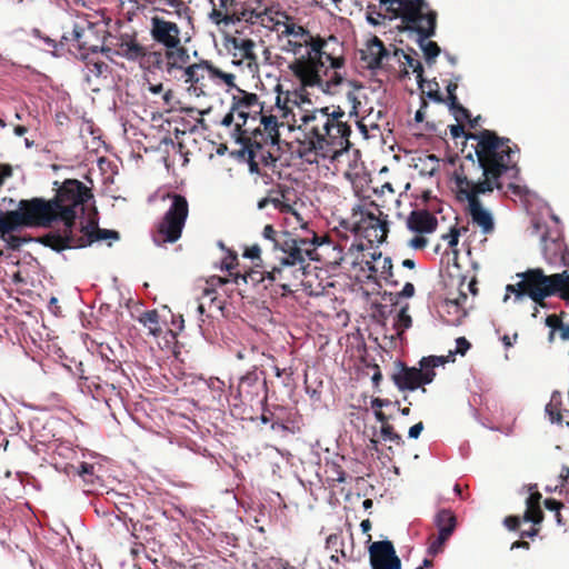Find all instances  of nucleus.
<instances>
[{
	"mask_svg": "<svg viewBox=\"0 0 569 569\" xmlns=\"http://www.w3.org/2000/svg\"><path fill=\"white\" fill-rule=\"evenodd\" d=\"M150 36L163 48L154 51L160 56L158 70L164 72L180 63H189L188 49L181 44V30L176 22L154 16L150 19Z\"/></svg>",
	"mask_w": 569,
	"mask_h": 569,
	"instance_id": "423d86ee",
	"label": "nucleus"
},
{
	"mask_svg": "<svg viewBox=\"0 0 569 569\" xmlns=\"http://www.w3.org/2000/svg\"><path fill=\"white\" fill-rule=\"evenodd\" d=\"M362 110L367 111V109ZM368 111L358 121V128L366 138H375L381 136L383 131H392L388 119L389 109H368Z\"/></svg>",
	"mask_w": 569,
	"mask_h": 569,
	"instance_id": "a211bd4d",
	"label": "nucleus"
},
{
	"mask_svg": "<svg viewBox=\"0 0 569 569\" xmlns=\"http://www.w3.org/2000/svg\"><path fill=\"white\" fill-rule=\"evenodd\" d=\"M419 87L423 94L435 102H446L443 94L440 91V86L436 80L425 82L423 79L418 81Z\"/></svg>",
	"mask_w": 569,
	"mask_h": 569,
	"instance_id": "e433bc0d",
	"label": "nucleus"
},
{
	"mask_svg": "<svg viewBox=\"0 0 569 569\" xmlns=\"http://www.w3.org/2000/svg\"><path fill=\"white\" fill-rule=\"evenodd\" d=\"M309 47V43L290 40H287V43L283 46V51L295 56V59L289 62L288 69L300 84V88L292 92V101L298 106L300 103H311L307 88L316 87L318 82V76L310 68L312 66V58Z\"/></svg>",
	"mask_w": 569,
	"mask_h": 569,
	"instance_id": "9d476101",
	"label": "nucleus"
},
{
	"mask_svg": "<svg viewBox=\"0 0 569 569\" xmlns=\"http://www.w3.org/2000/svg\"><path fill=\"white\" fill-rule=\"evenodd\" d=\"M452 536L449 530L441 529V531H438L437 536H432L429 538V546H428V553L431 556H436L439 552L442 551L443 546L449 540V538Z\"/></svg>",
	"mask_w": 569,
	"mask_h": 569,
	"instance_id": "4c0bfd02",
	"label": "nucleus"
},
{
	"mask_svg": "<svg viewBox=\"0 0 569 569\" xmlns=\"http://www.w3.org/2000/svg\"><path fill=\"white\" fill-rule=\"evenodd\" d=\"M262 569H295L290 567L287 561H283L281 558L271 557L264 560Z\"/></svg>",
	"mask_w": 569,
	"mask_h": 569,
	"instance_id": "3c124183",
	"label": "nucleus"
},
{
	"mask_svg": "<svg viewBox=\"0 0 569 569\" xmlns=\"http://www.w3.org/2000/svg\"><path fill=\"white\" fill-rule=\"evenodd\" d=\"M0 238L3 239L11 249H17L22 244V239L14 236L13 232L7 233L4 237Z\"/></svg>",
	"mask_w": 569,
	"mask_h": 569,
	"instance_id": "bf43d9fd",
	"label": "nucleus"
},
{
	"mask_svg": "<svg viewBox=\"0 0 569 569\" xmlns=\"http://www.w3.org/2000/svg\"><path fill=\"white\" fill-rule=\"evenodd\" d=\"M73 38L81 50L87 52H98L102 50V42L96 33V27L90 22H86L84 26L76 24Z\"/></svg>",
	"mask_w": 569,
	"mask_h": 569,
	"instance_id": "4be33fe9",
	"label": "nucleus"
},
{
	"mask_svg": "<svg viewBox=\"0 0 569 569\" xmlns=\"http://www.w3.org/2000/svg\"><path fill=\"white\" fill-rule=\"evenodd\" d=\"M318 234L311 238L295 239L290 233L280 231L271 224L264 226L260 243L246 248L243 257L253 262L254 268L244 280L264 283V288H279L282 296L292 293L300 286L310 296H318L322 287H313V273L308 270L309 259H319L315 248L309 243H319Z\"/></svg>",
	"mask_w": 569,
	"mask_h": 569,
	"instance_id": "7ed1b4c3",
	"label": "nucleus"
},
{
	"mask_svg": "<svg viewBox=\"0 0 569 569\" xmlns=\"http://www.w3.org/2000/svg\"><path fill=\"white\" fill-rule=\"evenodd\" d=\"M167 198L170 200V206L152 231V240L157 246L178 241L189 214L186 197L179 193H169Z\"/></svg>",
	"mask_w": 569,
	"mask_h": 569,
	"instance_id": "9b49d317",
	"label": "nucleus"
},
{
	"mask_svg": "<svg viewBox=\"0 0 569 569\" xmlns=\"http://www.w3.org/2000/svg\"><path fill=\"white\" fill-rule=\"evenodd\" d=\"M211 392L213 400H220L224 391V382L217 377H211L204 381Z\"/></svg>",
	"mask_w": 569,
	"mask_h": 569,
	"instance_id": "a19ab883",
	"label": "nucleus"
},
{
	"mask_svg": "<svg viewBox=\"0 0 569 569\" xmlns=\"http://www.w3.org/2000/svg\"><path fill=\"white\" fill-rule=\"evenodd\" d=\"M266 389V380L260 382L257 367L253 366L244 376L239 380L237 397L241 401H252L260 396Z\"/></svg>",
	"mask_w": 569,
	"mask_h": 569,
	"instance_id": "412c9836",
	"label": "nucleus"
},
{
	"mask_svg": "<svg viewBox=\"0 0 569 569\" xmlns=\"http://www.w3.org/2000/svg\"><path fill=\"white\" fill-rule=\"evenodd\" d=\"M520 280L515 284H508L507 293H513L516 301H521L528 296L537 305L545 307V299L551 296L558 297V286L560 278L556 273L547 276L540 268L528 269L525 272L517 273ZM508 299L506 295L505 300Z\"/></svg>",
	"mask_w": 569,
	"mask_h": 569,
	"instance_id": "1a4fd4ad",
	"label": "nucleus"
},
{
	"mask_svg": "<svg viewBox=\"0 0 569 569\" xmlns=\"http://www.w3.org/2000/svg\"><path fill=\"white\" fill-rule=\"evenodd\" d=\"M213 64L207 60L199 63L188 64L180 63L171 70H166L163 73L170 79L183 81L188 86V90L197 97L203 94V87L206 86V77L211 79V70Z\"/></svg>",
	"mask_w": 569,
	"mask_h": 569,
	"instance_id": "4468645a",
	"label": "nucleus"
},
{
	"mask_svg": "<svg viewBox=\"0 0 569 569\" xmlns=\"http://www.w3.org/2000/svg\"><path fill=\"white\" fill-rule=\"evenodd\" d=\"M237 110L243 121L236 123V129L251 148L276 146L281 132L287 130L293 133L292 153L302 162L329 169V164L341 163L342 158L349 153L351 129L340 120L345 114L341 110L329 113V109H299L296 114L292 109H279L282 114L281 121H278L276 116H267L264 109H259L258 127L249 124L248 116L242 109Z\"/></svg>",
	"mask_w": 569,
	"mask_h": 569,
	"instance_id": "f257e3e1",
	"label": "nucleus"
},
{
	"mask_svg": "<svg viewBox=\"0 0 569 569\" xmlns=\"http://www.w3.org/2000/svg\"><path fill=\"white\" fill-rule=\"evenodd\" d=\"M468 297L460 292L457 298H448L440 302L438 312L443 322L450 326H458L467 316L465 303Z\"/></svg>",
	"mask_w": 569,
	"mask_h": 569,
	"instance_id": "aec40b11",
	"label": "nucleus"
},
{
	"mask_svg": "<svg viewBox=\"0 0 569 569\" xmlns=\"http://www.w3.org/2000/svg\"><path fill=\"white\" fill-rule=\"evenodd\" d=\"M212 3V11L209 17L216 24H234V17L238 7L237 0H219V4L217 6L213 0H210Z\"/></svg>",
	"mask_w": 569,
	"mask_h": 569,
	"instance_id": "a878e982",
	"label": "nucleus"
},
{
	"mask_svg": "<svg viewBox=\"0 0 569 569\" xmlns=\"http://www.w3.org/2000/svg\"><path fill=\"white\" fill-rule=\"evenodd\" d=\"M81 237H76L72 232L70 234L50 233L46 237V244L56 251H61L71 248H83L94 241L118 239L117 231L108 229H91L89 226L81 227Z\"/></svg>",
	"mask_w": 569,
	"mask_h": 569,
	"instance_id": "ddd939ff",
	"label": "nucleus"
},
{
	"mask_svg": "<svg viewBox=\"0 0 569 569\" xmlns=\"http://www.w3.org/2000/svg\"><path fill=\"white\" fill-rule=\"evenodd\" d=\"M545 507L548 509V510H551V511H555L556 512V517H557V520L558 522H560V509L562 507V503L555 500V499H546L545 500Z\"/></svg>",
	"mask_w": 569,
	"mask_h": 569,
	"instance_id": "052dcab7",
	"label": "nucleus"
},
{
	"mask_svg": "<svg viewBox=\"0 0 569 569\" xmlns=\"http://www.w3.org/2000/svg\"><path fill=\"white\" fill-rule=\"evenodd\" d=\"M541 244L543 257L548 263H567L569 257L563 241L562 227L555 214L550 217V224H547L541 233Z\"/></svg>",
	"mask_w": 569,
	"mask_h": 569,
	"instance_id": "2eb2a0df",
	"label": "nucleus"
},
{
	"mask_svg": "<svg viewBox=\"0 0 569 569\" xmlns=\"http://www.w3.org/2000/svg\"><path fill=\"white\" fill-rule=\"evenodd\" d=\"M559 478H560V492L569 495V468L563 467Z\"/></svg>",
	"mask_w": 569,
	"mask_h": 569,
	"instance_id": "4d7b16f0",
	"label": "nucleus"
},
{
	"mask_svg": "<svg viewBox=\"0 0 569 569\" xmlns=\"http://www.w3.org/2000/svg\"><path fill=\"white\" fill-rule=\"evenodd\" d=\"M442 239L448 243L449 248H453L458 244L459 231L456 228H451L448 233L442 236Z\"/></svg>",
	"mask_w": 569,
	"mask_h": 569,
	"instance_id": "6e6d98bb",
	"label": "nucleus"
},
{
	"mask_svg": "<svg viewBox=\"0 0 569 569\" xmlns=\"http://www.w3.org/2000/svg\"><path fill=\"white\" fill-rule=\"evenodd\" d=\"M268 203H272L273 207L278 210H280L281 212H287L289 210H291V207L287 203H284L280 198H269V197H266V198H262L259 202H258V208L259 209H264Z\"/></svg>",
	"mask_w": 569,
	"mask_h": 569,
	"instance_id": "49530a36",
	"label": "nucleus"
},
{
	"mask_svg": "<svg viewBox=\"0 0 569 569\" xmlns=\"http://www.w3.org/2000/svg\"><path fill=\"white\" fill-rule=\"evenodd\" d=\"M54 455L63 459H73L77 455V451L69 442H60L54 449Z\"/></svg>",
	"mask_w": 569,
	"mask_h": 569,
	"instance_id": "09e8293b",
	"label": "nucleus"
},
{
	"mask_svg": "<svg viewBox=\"0 0 569 569\" xmlns=\"http://www.w3.org/2000/svg\"><path fill=\"white\" fill-rule=\"evenodd\" d=\"M116 53L129 61H137L148 71L158 70L160 56L138 42L134 34H121L116 43Z\"/></svg>",
	"mask_w": 569,
	"mask_h": 569,
	"instance_id": "dca6fc26",
	"label": "nucleus"
},
{
	"mask_svg": "<svg viewBox=\"0 0 569 569\" xmlns=\"http://www.w3.org/2000/svg\"><path fill=\"white\" fill-rule=\"evenodd\" d=\"M417 42L423 52L426 63L431 67L441 52L440 47L436 41L430 40V38L417 37Z\"/></svg>",
	"mask_w": 569,
	"mask_h": 569,
	"instance_id": "72a5a7b5",
	"label": "nucleus"
},
{
	"mask_svg": "<svg viewBox=\"0 0 569 569\" xmlns=\"http://www.w3.org/2000/svg\"><path fill=\"white\" fill-rule=\"evenodd\" d=\"M312 58V71L318 76L316 86L323 92L335 93L336 87L342 82L338 69L343 67V43L335 36L321 38L313 37L309 47Z\"/></svg>",
	"mask_w": 569,
	"mask_h": 569,
	"instance_id": "20e7f679",
	"label": "nucleus"
},
{
	"mask_svg": "<svg viewBox=\"0 0 569 569\" xmlns=\"http://www.w3.org/2000/svg\"><path fill=\"white\" fill-rule=\"evenodd\" d=\"M92 198L90 189L78 180H66L58 190L53 206L56 220L64 223L63 234L72 232L74 219L84 213V204Z\"/></svg>",
	"mask_w": 569,
	"mask_h": 569,
	"instance_id": "0eeeda50",
	"label": "nucleus"
},
{
	"mask_svg": "<svg viewBox=\"0 0 569 569\" xmlns=\"http://www.w3.org/2000/svg\"><path fill=\"white\" fill-rule=\"evenodd\" d=\"M428 244V240L426 237L421 234L415 236L409 240L408 246L415 250L423 249Z\"/></svg>",
	"mask_w": 569,
	"mask_h": 569,
	"instance_id": "13d9d810",
	"label": "nucleus"
},
{
	"mask_svg": "<svg viewBox=\"0 0 569 569\" xmlns=\"http://www.w3.org/2000/svg\"><path fill=\"white\" fill-rule=\"evenodd\" d=\"M276 32L279 38H287L290 41H302L303 43L312 42L313 36L311 32L299 24L295 17L289 16L288 21L282 26V28H276Z\"/></svg>",
	"mask_w": 569,
	"mask_h": 569,
	"instance_id": "393cba45",
	"label": "nucleus"
},
{
	"mask_svg": "<svg viewBox=\"0 0 569 569\" xmlns=\"http://www.w3.org/2000/svg\"><path fill=\"white\" fill-rule=\"evenodd\" d=\"M546 325L550 327L551 329L556 330L562 327L561 320L556 315H550L546 318Z\"/></svg>",
	"mask_w": 569,
	"mask_h": 569,
	"instance_id": "e2e57ef3",
	"label": "nucleus"
},
{
	"mask_svg": "<svg viewBox=\"0 0 569 569\" xmlns=\"http://www.w3.org/2000/svg\"><path fill=\"white\" fill-rule=\"evenodd\" d=\"M435 526L439 532L441 529H447L450 533H453L457 526V518L451 510L441 509L435 516Z\"/></svg>",
	"mask_w": 569,
	"mask_h": 569,
	"instance_id": "f704fd0d",
	"label": "nucleus"
},
{
	"mask_svg": "<svg viewBox=\"0 0 569 569\" xmlns=\"http://www.w3.org/2000/svg\"><path fill=\"white\" fill-rule=\"evenodd\" d=\"M288 18L289 14L286 11L280 10L278 6L270 4L267 0L256 24L276 32V28H282Z\"/></svg>",
	"mask_w": 569,
	"mask_h": 569,
	"instance_id": "5701e85b",
	"label": "nucleus"
},
{
	"mask_svg": "<svg viewBox=\"0 0 569 569\" xmlns=\"http://www.w3.org/2000/svg\"><path fill=\"white\" fill-rule=\"evenodd\" d=\"M12 176V170L10 166L0 164V188L4 183V180Z\"/></svg>",
	"mask_w": 569,
	"mask_h": 569,
	"instance_id": "0e129e2a",
	"label": "nucleus"
},
{
	"mask_svg": "<svg viewBox=\"0 0 569 569\" xmlns=\"http://www.w3.org/2000/svg\"><path fill=\"white\" fill-rule=\"evenodd\" d=\"M469 138L477 141L475 147L478 166L461 164L455 170L452 180L459 201H468L469 214L472 222L481 228L483 233H490L495 229L493 218L487 211L479 194L491 192L493 189L508 188L513 194L522 197L528 190L516 181L519 177L517 157L519 149L510 146L509 139H500L491 131H482L480 134H471Z\"/></svg>",
	"mask_w": 569,
	"mask_h": 569,
	"instance_id": "f03ea898",
	"label": "nucleus"
},
{
	"mask_svg": "<svg viewBox=\"0 0 569 569\" xmlns=\"http://www.w3.org/2000/svg\"><path fill=\"white\" fill-rule=\"evenodd\" d=\"M42 92L47 107H63L64 104L70 103V96L63 89L50 87L44 89Z\"/></svg>",
	"mask_w": 569,
	"mask_h": 569,
	"instance_id": "2f4dec72",
	"label": "nucleus"
},
{
	"mask_svg": "<svg viewBox=\"0 0 569 569\" xmlns=\"http://www.w3.org/2000/svg\"><path fill=\"white\" fill-rule=\"evenodd\" d=\"M545 411L552 423H561L562 411H565V408L562 407V396L560 392L555 391L551 395L550 401L547 403Z\"/></svg>",
	"mask_w": 569,
	"mask_h": 569,
	"instance_id": "473e14b6",
	"label": "nucleus"
},
{
	"mask_svg": "<svg viewBox=\"0 0 569 569\" xmlns=\"http://www.w3.org/2000/svg\"><path fill=\"white\" fill-rule=\"evenodd\" d=\"M385 57H388V50L378 37H373L358 51L357 64L365 70H376L381 67Z\"/></svg>",
	"mask_w": 569,
	"mask_h": 569,
	"instance_id": "6ab92c4d",
	"label": "nucleus"
},
{
	"mask_svg": "<svg viewBox=\"0 0 569 569\" xmlns=\"http://www.w3.org/2000/svg\"><path fill=\"white\" fill-rule=\"evenodd\" d=\"M450 133L453 138H460L466 136L465 127L460 123L450 126Z\"/></svg>",
	"mask_w": 569,
	"mask_h": 569,
	"instance_id": "774afa93",
	"label": "nucleus"
},
{
	"mask_svg": "<svg viewBox=\"0 0 569 569\" xmlns=\"http://www.w3.org/2000/svg\"><path fill=\"white\" fill-rule=\"evenodd\" d=\"M266 2L267 0L239 1L236 11L234 23L246 22L250 24H256Z\"/></svg>",
	"mask_w": 569,
	"mask_h": 569,
	"instance_id": "bb28decb",
	"label": "nucleus"
},
{
	"mask_svg": "<svg viewBox=\"0 0 569 569\" xmlns=\"http://www.w3.org/2000/svg\"><path fill=\"white\" fill-rule=\"evenodd\" d=\"M400 19V31L415 33L417 37L431 38L436 33L438 14L426 0H393Z\"/></svg>",
	"mask_w": 569,
	"mask_h": 569,
	"instance_id": "6e6552de",
	"label": "nucleus"
},
{
	"mask_svg": "<svg viewBox=\"0 0 569 569\" xmlns=\"http://www.w3.org/2000/svg\"><path fill=\"white\" fill-rule=\"evenodd\" d=\"M458 88V84L456 82H449L447 84L446 91H447V98L446 101H448V107H463L457 96L456 90Z\"/></svg>",
	"mask_w": 569,
	"mask_h": 569,
	"instance_id": "8fccbe9b",
	"label": "nucleus"
},
{
	"mask_svg": "<svg viewBox=\"0 0 569 569\" xmlns=\"http://www.w3.org/2000/svg\"><path fill=\"white\" fill-rule=\"evenodd\" d=\"M386 16L377 11L376 6H369L367 11V20L372 26H378Z\"/></svg>",
	"mask_w": 569,
	"mask_h": 569,
	"instance_id": "603ef678",
	"label": "nucleus"
},
{
	"mask_svg": "<svg viewBox=\"0 0 569 569\" xmlns=\"http://www.w3.org/2000/svg\"><path fill=\"white\" fill-rule=\"evenodd\" d=\"M78 475L88 485H94L96 480H98V477L94 475V466L87 462L80 463Z\"/></svg>",
	"mask_w": 569,
	"mask_h": 569,
	"instance_id": "c03bdc74",
	"label": "nucleus"
},
{
	"mask_svg": "<svg viewBox=\"0 0 569 569\" xmlns=\"http://www.w3.org/2000/svg\"><path fill=\"white\" fill-rule=\"evenodd\" d=\"M56 221L51 201L42 198L20 200L16 210H0V237L24 228L49 227Z\"/></svg>",
	"mask_w": 569,
	"mask_h": 569,
	"instance_id": "39448f33",
	"label": "nucleus"
},
{
	"mask_svg": "<svg viewBox=\"0 0 569 569\" xmlns=\"http://www.w3.org/2000/svg\"><path fill=\"white\" fill-rule=\"evenodd\" d=\"M211 79H221L228 86L229 89L237 90L238 88L234 83V74L226 73L214 66L213 69L211 70Z\"/></svg>",
	"mask_w": 569,
	"mask_h": 569,
	"instance_id": "de8ad7c7",
	"label": "nucleus"
},
{
	"mask_svg": "<svg viewBox=\"0 0 569 569\" xmlns=\"http://www.w3.org/2000/svg\"><path fill=\"white\" fill-rule=\"evenodd\" d=\"M388 234V223L380 219H373L367 228V237L370 242L381 243L386 240Z\"/></svg>",
	"mask_w": 569,
	"mask_h": 569,
	"instance_id": "c9c22d12",
	"label": "nucleus"
},
{
	"mask_svg": "<svg viewBox=\"0 0 569 569\" xmlns=\"http://www.w3.org/2000/svg\"><path fill=\"white\" fill-rule=\"evenodd\" d=\"M412 320L411 317L407 312V308H401L395 318V328L398 333L403 332L405 330L411 327Z\"/></svg>",
	"mask_w": 569,
	"mask_h": 569,
	"instance_id": "79ce46f5",
	"label": "nucleus"
},
{
	"mask_svg": "<svg viewBox=\"0 0 569 569\" xmlns=\"http://www.w3.org/2000/svg\"><path fill=\"white\" fill-rule=\"evenodd\" d=\"M442 357H425L419 362V368L403 367L393 375V382L400 390H416L421 386L432 382L436 368L443 365Z\"/></svg>",
	"mask_w": 569,
	"mask_h": 569,
	"instance_id": "f8f14e48",
	"label": "nucleus"
},
{
	"mask_svg": "<svg viewBox=\"0 0 569 569\" xmlns=\"http://www.w3.org/2000/svg\"><path fill=\"white\" fill-rule=\"evenodd\" d=\"M380 433L385 441H390L396 445L403 443L401 436L395 431L391 425H382Z\"/></svg>",
	"mask_w": 569,
	"mask_h": 569,
	"instance_id": "a18cd8bd",
	"label": "nucleus"
},
{
	"mask_svg": "<svg viewBox=\"0 0 569 569\" xmlns=\"http://www.w3.org/2000/svg\"><path fill=\"white\" fill-rule=\"evenodd\" d=\"M423 430V423L420 421L416 425H413L410 429H409V437L412 438V439H417L419 438L421 431Z\"/></svg>",
	"mask_w": 569,
	"mask_h": 569,
	"instance_id": "338daca9",
	"label": "nucleus"
},
{
	"mask_svg": "<svg viewBox=\"0 0 569 569\" xmlns=\"http://www.w3.org/2000/svg\"><path fill=\"white\" fill-rule=\"evenodd\" d=\"M373 261H367L368 269L376 274H379L383 279H388L392 276V262L389 257H382L381 253L372 256Z\"/></svg>",
	"mask_w": 569,
	"mask_h": 569,
	"instance_id": "7c9ffc66",
	"label": "nucleus"
},
{
	"mask_svg": "<svg viewBox=\"0 0 569 569\" xmlns=\"http://www.w3.org/2000/svg\"><path fill=\"white\" fill-rule=\"evenodd\" d=\"M556 277L560 278V282L558 286V297L569 303V272L563 271L556 273Z\"/></svg>",
	"mask_w": 569,
	"mask_h": 569,
	"instance_id": "37998d69",
	"label": "nucleus"
},
{
	"mask_svg": "<svg viewBox=\"0 0 569 569\" xmlns=\"http://www.w3.org/2000/svg\"><path fill=\"white\" fill-rule=\"evenodd\" d=\"M380 4L385 7L386 12L389 14L390 19H395L398 9L397 4H393V0H379Z\"/></svg>",
	"mask_w": 569,
	"mask_h": 569,
	"instance_id": "680f3d73",
	"label": "nucleus"
},
{
	"mask_svg": "<svg viewBox=\"0 0 569 569\" xmlns=\"http://www.w3.org/2000/svg\"><path fill=\"white\" fill-rule=\"evenodd\" d=\"M139 321L148 328L149 332L153 336H158L161 331L160 325H159V315L156 310H149L143 312L139 317Z\"/></svg>",
	"mask_w": 569,
	"mask_h": 569,
	"instance_id": "ea45409f",
	"label": "nucleus"
},
{
	"mask_svg": "<svg viewBox=\"0 0 569 569\" xmlns=\"http://www.w3.org/2000/svg\"><path fill=\"white\" fill-rule=\"evenodd\" d=\"M505 525L508 529L516 530L520 525V519L516 516H509L505 519Z\"/></svg>",
	"mask_w": 569,
	"mask_h": 569,
	"instance_id": "69168bd1",
	"label": "nucleus"
},
{
	"mask_svg": "<svg viewBox=\"0 0 569 569\" xmlns=\"http://www.w3.org/2000/svg\"><path fill=\"white\" fill-rule=\"evenodd\" d=\"M541 495L538 491L531 492L526 500V512L523 520L532 523H539L542 520V510L540 508Z\"/></svg>",
	"mask_w": 569,
	"mask_h": 569,
	"instance_id": "c756f323",
	"label": "nucleus"
},
{
	"mask_svg": "<svg viewBox=\"0 0 569 569\" xmlns=\"http://www.w3.org/2000/svg\"><path fill=\"white\" fill-rule=\"evenodd\" d=\"M452 536L449 530L441 529V531H438L437 536H432L429 538V546H428V553L431 556H436L439 552L442 551L443 546L449 540V538Z\"/></svg>",
	"mask_w": 569,
	"mask_h": 569,
	"instance_id": "58836bf2",
	"label": "nucleus"
},
{
	"mask_svg": "<svg viewBox=\"0 0 569 569\" xmlns=\"http://www.w3.org/2000/svg\"><path fill=\"white\" fill-rule=\"evenodd\" d=\"M319 243H309V248H315L317 250V253L319 254V259L318 260H321L323 257H327L328 260L327 262L328 263H332V264H339L342 259H343V256H342V249L331 242V241H325L321 237H319Z\"/></svg>",
	"mask_w": 569,
	"mask_h": 569,
	"instance_id": "c85d7f7f",
	"label": "nucleus"
},
{
	"mask_svg": "<svg viewBox=\"0 0 569 569\" xmlns=\"http://www.w3.org/2000/svg\"><path fill=\"white\" fill-rule=\"evenodd\" d=\"M393 57H396L398 61L401 63L406 74H408L409 69H411V71L416 73L417 81L422 80L423 67L420 60L417 58V51L410 49V52H406L403 49L396 48L393 51Z\"/></svg>",
	"mask_w": 569,
	"mask_h": 569,
	"instance_id": "cd10ccee",
	"label": "nucleus"
},
{
	"mask_svg": "<svg viewBox=\"0 0 569 569\" xmlns=\"http://www.w3.org/2000/svg\"><path fill=\"white\" fill-rule=\"evenodd\" d=\"M470 342L465 337H459L456 339L455 353L465 356L467 351L470 349Z\"/></svg>",
	"mask_w": 569,
	"mask_h": 569,
	"instance_id": "5fc2aeb1",
	"label": "nucleus"
},
{
	"mask_svg": "<svg viewBox=\"0 0 569 569\" xmlns=\"http://www.w3.org/2000/svg\"><path fill=\"white\" fill-rule=\"evenodd\" d=\"M408 228L417 233H431L437 229V218L427 210H413L407 219Z\"/></svg>",
	"mask_w": 569,
	"mask_h": 569,
	"instance_id": "b1692460",
	"label": "nucleus"
},
{
	"mask_svg": "<svg viewBox=\"0 0 569 569\" xmlns=\"http://www.w3.org/2000/svg\"><path fill=\"white\" fill-rule=\"evenodd\" d=\"M237 91L241 94L240 102L246 107H251L258 102V96L256 93H248L239 88Z\"/></svg>",
	"mask_w": 569,
	"mask_h": 569,
	"instance_id": "864d4df0",
	"label": "nucleus"
},
{
	"mask_svg": "<svg viewBox=\"0 0 569 569\" xmlns=\"http://www.w3.org/2000/svg\"><path fill=\"white\" fill-rule=\"evenodd\" d=\"M369 556L372 569H401L400 559L389 540L372 542L369 547Z\"/></svg>",
	"mask_w": 569,
	"mask_h": 569,
	"instance_id": "f3484780",
	"label": "nucleus"
}]
</instances>
